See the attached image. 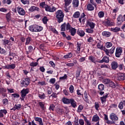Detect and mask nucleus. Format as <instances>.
<instances>
[{
  "label": "nucleus",
  "instance_id": "7c9ffc66",
  "mask_svg": "<svg viewBox=\"0 0 125 125\" xmlns=\"http://www.w3.org/2000/svg\"><path fill=\"white\" fill-rule=\"evenodd\" d=\"M87 9L89 11H92V10H94V7L91 4H88L87 5Z\"/></svg>",
  "mask_w": 125,
  "mask_h": 125
},
{
  "label": "nucleus",
  "instance_id": "473e14b6",
  "mask_svg": "<svg viewBox=\"0 0 125 125\" xmlns=\"http://www.w3.org/2000/svg\"><path fill=\"white\" fill-rule=\"evenodd\" d=\"M38 104L42 110H45V106H44V103L42 102L38 103Z\"/></svg>",
  "mask_w": 125,
  "mask_h": 125
},
{
  "label": "nucleus",
  "instance_id": "a18cd8bd",
  "mask_svg": "<svg viewBox=\"0 0 125 125\" xmlns=\"http://www.w3.org/2000/svg\"><path fill=\"white\" fill-rule=\"evenodd\" d=\"M117 86V84L113 82H110V87H112V88H115Z\"/></svg>",
  "mask_w": 125,
  "mask_h": 125
},
{
  "label": "nucleus",
  "instance_id": "aec40b11",
  "mask_svg": "<svg viewBox=\"0 0 125 125\" xmlns=\"http://www.w3.org/2000/svg\"><path fill=\"white\" fill-rule=\"evenodd\" d=\"M80 4V1L79 0H73L72 5L73 7H78Z\"/></svg>",
  "mask_w": 125,
  "mask_h": 125
},
{
  "label": "nucleus",
  "instance_id": "9d476101",
  "mask_svg": "<svg viewBox=\"0 0 125 125\" xmlns=\"http://www.w3.org/2000/svg\"><path fill=\"white\" fill-rule=\"evenodd\" d=\"M86 16V15L84 14V13H82L79 19V22H80V23H84L85 20H86V18H85Z\"/></svg>",
  "mask_w": 125,
  "mask_h": 125
},
{
  "label": "nucleus",
  "instance_id": "b1692460",
  "mask_svg": "<svg viewBox=\"0 0 125 125\" xmlns=\"http://www.w3.org/2000/svg\"><path fill=\"white\" fill-rule=\"evenodd\" d=\"M70 101L71 99H68L67 98H63L62 99V101L64 104H70Z\"/></svg>",
  "mask_w": 125,
  "mask_h": 125
},
{
  "label": "nucleus",
  "instance_id": "864d4df0",
  "mask_svg": "<svg viewBox=\"0 0 125 125\" xmlns=\"http://www.w3.org/2000/svg\"><path fill=\"white\" fill-rule=\"evenodd\" d=\"M116 51V52H120V53H123V49H122V47H117Z\"/></svg>",
  "mask_w": 125,
  "mask_h": 125
},
{
  "label": "nucleus",
  "instance_id": "09e8293b",
  "mask_svg": "<svg viewBox=\"0 0 125 125\" xmlns=\"http://www.w3.org/2000/svg\"><path fill=\"white\" fill-rule=\"evenodd\" d=\"M62 31H66V23H64L61 26Z\"/></svg>",
  "mask_w": 125,
  "mask_h": 125
},
{
  "label": "nucleus",
  "instance_id": "c9c22d12",
  "mask_svg": "<svg viewBox=\"0 0 125 125\" xmlns=\"http://www.w3.org/2000/svg\"><path fill=\"white\" fill-rule=\"evenodd\" d=\"M73 56V54L72 53H69L63 56L64 59H68V58H71Z\"/></svg>",
  "mask_w": 125,
  "mask_h": 125
},
{
  "label": "nucleus",
  "instance_id": "f03ea898",
  "mask_svg": "<svg viewBox=\"0 0 125 125\" xmlns=\"http://www.w3.org/2000/svg\"><path fill=\"white\" fill-rule=\"evenodd\" d=\"M29 30L31 32H41V31H42V27L35 24L30 26Z\"/></svg>",
  "mask_w": 125,
  "mask_h": 125
},
{
  "label": "nucleus",
  "instance_id": "72a5a7b5",
  "mask_svg": "<svg viewBox=\"0 0 125 125\" xmlns=\"http://www.w3.org/2000/svg\"><path fill=\"white\" fill-rule=\"evenodd\" d=\"M104 15H105V13L104 11H100L98 13L99 18H103V17H104Z\"/></svg>",
  "mask_w": 125,
  "mask_h": 125
},
{
  "label": "nucleus",
  "instance_id": "774afa93",
  "mask_svg": "<svg viewBox=\"0 0 125 125\" xmlns=\"http://www.w3.org/2000/svg\"><path fill=\"white\" fill-rule=\"evenodd\" d=\"M10 41H8V40H3V43L4 45H6V44L9 43Z\"/></svg>",
  "mask_w": 125,
  "mask_h": 125
},
{
  "label": "nucleus",
  "instance_id": "6ab92c4d",
  "mask_svg": "<svg viewBox=\"0 0 125 125\" xmlns=\"http://www.w3.org/2000/svg\"><path fill=\"white\" fill-rule=\"evenodd\" d=\"M32 38L28 37L26 38L25 42V45H29V44H31V42H32Z\"/></svg>",
  "mask_w": 125,
  "mask_h": 125
},
{
  "label": "nucleus",
  "instance_id": "7ed1b4c3",
  "mask_svg": "<svg viewBox=\"0 0 125 125\" xmlns=\"http://www.w3.org/2000/svg\"><path fill=\"white\" fill-rule=\"evenodd\" d=\"M110 118L112 120V121H110V125H113V124L116 125V123L115 122L119 120V117L117 116L116 114L113 113L110 114Z\"/></svg>",
  "mask_w": 125,
  "mask_h": 125
},
{
  "label": "nucleus",
  "instance_id": "4d7b16f0",
  "mask_svg": "<svg viewBox=\"0 0 125 125\" xmlns=\"http://www.w3.org/2000/svg\"><path fill=\"white\" fill-rule=\"evenodd\" d=\"M47 21H48V19H47V17H44L42 19V22L43 24H47Z\"/></svg>",
  "mask_w": 125,
  "mask_h": 125
},
{
  "label": "nucleus",
  "instance_id": "2eb2a0df",
  "mask_svg": "<svg viewBox=\"0 0 125 125\" xmlns=\"http://www.w3.org/2000/svg\"><path fill=\"white\" fill-rule=\"evenodd\" d=\"M117 79H118V81H125V73H119L118 74Z\"/></svg>",
  "mask_w": 125,
  "mask_h": 125
},
{
  "label": "nucleus",
  "instance_id": "a211bd4d",
  "mask_svg": "<svg viewBox=\"0 0 125 125\" xmlns=\"http://www.w3.org/2000/svg\"><path fill=\"white\" fill-rule=\"evenodd\" d=\"M111 65L112 70H116L118 67V62H111Z\"/></svg>",
  "mask_w": 125,
  "mask_h": 125
},
{
  "label": "nucleus",
  "instance_id": "3c124183",
  "mask_svg": "<svg viewBox=\"0 0 125 125\" xmlns=\"http://www.w3.org/2000/svg\"><path fill=\"white\" fill-rule=\"evenodd\" d=\"M98 88L100 90V91H102L104 89V85L102 84H100L98 86Z\"/></svg>",
  "mask_w": 125,
  "mask_h": 125
},
{
  "label": "nucleus",
  "instance_id": "0eeeda50",
  "mask_svg": "<svg viewBox=\"0 0 125 125\" xmlns=\"http://www.w3.org/2000/svg\"><path fill=\"white\" fill-rule=\"evenodd\" d=\"M86 25L92 29H94V28H95V26H96L95 22L91 21L90 20H88L86 21Z\"/></svg>",
  "mask_w": 125,
  "mask_h": 125
},
{
  "label": "nucleus",
  "instance_id": "2f4dec72",
  "mask_svg": "<svg viewBox=\"0 0 125 125\" xmlns=\"http://www.w3.org/2000/svg\"><path fill=\"white\" fill-rule=\"evenodd\" d=\"M100 120L99 116L97 114L94 115L92 119V122H99Z\"/></svg>",
  "mask_w": 125,
  "mask_h": 125
},
{
  "label": "nucleus",
  "instance_id": "bb28decb",
  "mask_svg": "<svg viewBox=\"0 0 125 125\" xmlns=\"http://www.w3.org/2000/svg\"><path fill=\"white\" fill-rule=\"evenodd\" d=\"M88 59L92 63H94V64H96V62H97V61H96V59H95V57H94L93 56H89Z\"/></svg>",
  "mask_w": 125,
  "mask_h": 125
},
{
  "label": "nucleus",
  "instance_id": "412c9836",
  "mask_svg": "<svg viewBox=\"0 0 125 125\" xmlns=\"http://www.w3.org/2000/svg\"><path fill=\"white\" fill-rule=\"evenodd\" d=\"M81 46H82V44L77 42L76 46L77 50L76 51L78 54H80V53H81Z\"/></svg>",
  "mask_w": 125,
  "mask_h": 125
},
{
  "label": "nucleus",
  "instance_id": "a19ab883",
  "mask_svg": "<svg viewBox=\"0 0 125 125\" xmlns=\"http://www.w3.org/2000/svg\"><path fill=\"white\" fill-rule=\"evenodd\" d=\"M107 97H108V94H106L105 96H104L103 97H101V100L103 104L104 103V102H105Z\"/></svg>",
  "mask_w": 125,
  "mask_h": 125
},
{
  "label": "nucleus",
  "instance_id": "39448f33",
  "mask_svg": "<svg viewBox=\"0 0 125 125\" xmlns=\"http://www.w3.org/2000/svg\"><path fill=\"white\" fill-rule=\"evenodd\" d=\"M29 84H30V79L27 78L21 81V87L24 86L26 87L27 85H29Z\"/></svg>",
  "mask_w": 125,
  "mask_h": 125
},
{
  "label": "nucleus",
  "instance_id": "0e129e2a",
  "mask_svg": "<svg viewBox=\"0 0 125 125\" xmlns=\"http://www.w3.org/2000/svg\"><path fill=\"white\" fill-rule=\"evenodd\" d=\"M121 55H122V53H120L116 51V52H115L116 57H117V58H120V57H121Z\"/></svg>",
  "mask_w": 125,
  "mask_h": 125
},
{
  "label": "nucleus",
  "instance_id": "5fc2aeb1",
  "mask_svg": "<svg viewBox=\"0 0 125 125\" xmlns=\"http://www.w3.org/2000/svg\"><path fill=\"white\" fill-rule=\"evenodd\" d=\"M56 82V79H55V78H51L49 80L50 83H52V84H54Z\"/></svg>",
  "mask_w": 125,
  "mask_h": 125
},
{
  "label": "nucleus",
  "instance_id": "13d9d810",
  "mask_svg": "<svg viewBox=\"0 0 125 125\" xmlns=\"http://www.w3.org/2000/svg\"><path fill=\"white\" fill-rule=\"evenodd\" d=\"M115 49H116V47L115 46H113L112 48L110 49V54H113L115 52Z\"/></svg>",
  "mask_w": 125,
  "mask_h": 125
},
{
  "label": "nucleus",
  "instance_id": "1a4fd4ad",
  "mask_svg": "<svg viewBox=\"0 0 125 125\" xmlns=\"http://www.w3.org/2000/svg\"><path fill=\"white\" fill-rule=\"evenodd\" d=\"M17 10L18 11V13L20 14V15H21L22 16H24L25 14H26V12H25V10L23 9V8L18 6L17 7Z\"/></svg>",
  "mask_w": 125,
  "mask_h": 125
},
{
  "label": "nucleus",
  "instance_id": "c85d7f7f",
  "mask_svg": "<svg viewBox=\"0 0 125 125\" xmlns=\"http://www.w3.org/2000/svg\"><path fill=\"white\" fill-rule=\"evenodd\" d=\"M33 50H34L33 46L32 45L28 46L27 51H26V54H29V53H31V52H33Z\"/></svg>",
  "mask_w": 125,
  "mask_h": 125
},
{
  "label": "nucleus",
  "instance_id": "dca6fc26",
  "mask_svg": "<svg viewBox=\"0 0 125 125\" xmlns=\"http://www.w3.org/2000/svg\"><path fill=\"white\" fill-rule=\"evenodd\" d=\"M34 120L36 122L39 123V125H44L43 122H42V119L40 117H34Z\"/></svg>",
  "mask_w": 125,
  "mask_h": 125
},
{
  "label": "nucleus",
  "instance_id": "e433bc0d",
  "mask_svg": "<svg viewBox=\"0 0 125 125\" xmlns=\"http://www.w3.org/2000/svg\"><path fill=\"white\" fill-rule=\"evenodd\" d=\"M83 110V104L79 105L77 109L78 113H81Z\"/></svg>",
  "mask_w": 125,
  "mask_h": 125
},
{
  "label": "nucleus",
  "instance_id": "4c0bfd02",
  "mask_svg": "<svg viewBox=\"0 0 125 125\" xmlns=\"http://www.w3.org/2000/svg\"><path fill=\"white\" fill-rule=\"evenodd\" d=\"M38 97L40 99H42V100L45 99V97H46L45 94H44V93H42L41 94H39Z\"/></svg>",
  "mask_w": 125,
  "mask_h": 125
},
{
  "label": "nucleus",
  "instance_id": "bf43d9fd",
  "mask_svg": "<svg viewBox=\"0 0 125 125\" xmlns=\"http://www.w3.org/2000/svg\"><path fill=\"white\" fill-rule=\"evenodd\" d=\"M6 18L7 21H8V22H9L10 21V18H11L10 13H8L6 14Z\"/></svg>",
  "mask_w": 125,
  "mask_h": 125
},
{
  "label": "nucleus",
  "instance_id": "338daca9",
  "mask_svg": "<svg viewBox=\"0 0 125 125\" xmlns=\"http://www.w3.org/2000/svg\"><path fill=\"white\" fill-rule=\"evenodd\" d=\"M118 68L119 69V70L120 71H122V70H123V69H124V67H125V65H124V64H120L118 65Z\"/></svg>",
  "mask_w": 125,
  "mask_h": 125
},
{
  "label": "nucleus",
  "instance_id": "052dcab7",
  "mask_svg": "<svg viewBox=\"0 0 125 125\" xmlns=\"http://www.w3.org/2000/svg\"><path fill=\"white\" fill-rule=\"evenodd\" d=\"M57 95H58V94L53 92L50 96V97H52L53 98H57Z\"/></svg>",
  "mask_w": 125,
  "mask_h": 125
},
{
  "label": "nucleus",
  "instance_id": "20e7f679",
  "mask_svg": "<svg viewBox=\"0 0 125 125\" xmlns=\"http://www.w3.org/2000/svg\"><path fill=\"white\" fill-rule=\"evenodd\" d=\"M97 46L98 48L102 49V50H104V52H105L106 55H109L110 53V51L108 49H106L105 47H103V45L102 44V43L101 42L98 43Z\"/></svg>",
  "mask_w": 125,
  "mask_h": 125
},
{
  "label": "nucleus",
  "instance_id": "e2e57ef3",
  "mask_svg": "<svg viewBox=\"0 0 125 125\" xmlns=\"http://www.w3.org/2000/svg\"><path fill=\"white\" fill-rule=\"evenodd\" d=\"M80 76H81V71L77 70L76 73V79H78V78H80Z\"/></svg>",
  "mask_w": 125,
  "mask_h": 125
},
{
  "label": "nucleus",
  "instance_id": "8fccbe9b",
  "mask_svg": "<svg viewBox=\"0 0 125 125\" xmlns=\"http://www.w3.org/2000/svg\"><path fill=\"white\" fill-rule=\"evenodd\" d=\"M118 107L119 108V109H120V110H123V109L124 108V103H123V102H121L119 105H118Z\"/></svg>",
  "mask_w": 125,
  "mask_h": 125
},
{
  "label": "nucleus",
  "instance_id": "69168bd1",
  "mask_svg": "<svg viewBox=\"0 0 125 125\" xmlns=\"http://www.w3.org/2000/svg\"><path fill=\"white\" fill-rule=\"evenodd\" d=\"M55 108V105L53 104H50L49 106V110H51V111H54V109Z\"/></svg>",
  "mask_w": 125,
  "mask_h": 125
},
{
  "label": "nucleus",
  "instance_id": "6e6d98bb",
  "mask_svg": "<svg viewBox=\"0 0 125 125\" xmlns=\"http://www.w3.org/2000/svg\"><path fill=\"white\" fill-rule=\"evenodd\" d=\"M103 59L104 60V62H105V63H108V62H109V57H107L106 56H104L103 58Z\"/></svg>",
  "mask_w": 125,
  "mask_h": 125
},
{
  "label": "nucleus",
  "instance_id": "c756f323",
  "mask_svg": "<svg viewBox=\"0 0 125 125\" xmlns=\"http://www.w3.org/2000/svg\"><path fill=\"white\" fill-rule=\"evenodd\" d=\"M94 28H91L90 27V28H87L85 29V32L86 33H87L88 34H93L94 32V30H93Z\"/></svg>",
  "mask_w": 125,
  "mask_h": 125
},
{
  "label": "nucleus",
  "instance_id": "58836bf2",
  "mask_svg": "<svg viewBox=\"0 0 125 125\" xmlns=\"http://www.w3.org/2000/svg\"><path fill=\"white\" fill-rule=\"evenodd\" d=\"M104 119L105 121L106 124H107V125L110 124V121H109V119H108V115L106 114H104Z\"/></svg>",
  "mask_w": 125,
  "mask_h": 125
},
{
  "label": "nucleus",
  "instance_id": "cd10ccee",
  "mask_svg": "<svg viewBox=\"0 0 125 125\" xmlns=\"http://www.w3.org/2000/svg\"><path fill=\"white\" fill-rule=\"evenodd\" d=\"M110 30L112 32H114V33H118V32H120L121 31V28L116 27L115 28H111Z\"/></svg>",
  "mask_w": 125,
  "mask_h": 125
},
{
  "label": "nucleus",
  "instance_id": "393cba45",
  "mask_svg": "<svg viewBox=\"0 0 125 125\" xmlns=\"http://www.w3.org/2000/svg\"><path fill=\"white\" fill-rule=\"evenodd\" d=\"M21 107V105L20 104H15L14 107L11 109V110H13V111H15V110H20Z\"/></svg>",
  "mask_w": 125,
  "mask_h": 125
},
{
  "label": "nucleus",
  "instance_id": "f3484780",
  "mask_svg": "<svg viewBox=\"0 0 125 125\" xmlns=\"http://www.w3.org/2000/svg\"><path fill=\"white\" fill-rule=\"evenodd\" d=\"M77 34H78L80 37H84V35H85V33L83 30H82L80 29H78Z\"/></svg>",
  "mask_w": 125,
  "mask_h": 125
},
{
  "label": "nucleus",
  "instance_id": "9b49d317",
  "mask_svg": "<svg viewBox=\"0 0 125 125\" xmlns=\"http://www.w3.org/2000/svg\"><path fill=\"white\" fill-rule=\"evenodd\" d=\"M15 67H16L15 64L12 63L11 64H7L6 65H5L3 66V69H7V70H10L15 69Z\"/></svg>",
  "mask_w": 125,
  "mask_h": 125
},
{
  "label": "nucleus",
  "instance_id": "ea45409f",
  "mask_svg": "<svg viewBox=\"0 0 125 125\" xmlns=\"http://www.w3.org/2000/svg\"><path fill=\"white\" fill-rule=\"evenodd\" d=\"M102 35L104 37H106V38H108V37H110V32L107 31H104L102 32Z\"/></svg>",
  "mask_w": 125,
  "mask_h": 125
},
{
  "label": "nucleus",
  "instance_id": "6e6552de",
  "mask_svg": "<svg viewBox=\"0 0 125 125\" xmlns=\"http://www.w3.org/2000/svg\"><path fill=\"white\" fill-rule=\"evenodd\" d=\"M57 8L54 6H50L48 5V6H46L45 7V11L48 12H54L56 11Z\"/></svg>",
  "mask_w": 125,
  "mask_h": 125
},
{
  "label": "nucleus",
  "instance_id": "f257e3e1",
  "mask_svg": "<svg viewBox=\"0 0 125 125\" xmlns=\"http://www.w3.org/2000/svg\"><path fill=\"white\" fill-rule=\"evenodd\" d=\"M56 18L58 23L63 22L64 20V13L61 10H59L55 13Z\"/></svg>",
  "mask_w": 125,
  "mask_h": 125
},
{
  "label": "nucleus",
  "instance_id": "603ef678",
  "mask_svg": "<svg viewBox=\"0 0 125 125\" xmlns=\"http://www.w3.org/2000/svg\"><path fill=\"white\" fill-rule=\"evenodd\" d=\"M72 27L71 26V25L69 23H67L66 24V30H69V31L72 29Z\"/></svg>",
  "mask_w": 125,
  "mask_h": 125
},
{
  "label": "nucleus",
  "instance_id": "37998d69",
  "mask_svg": "<svg viewBox=\"0 0 125 125\" xmlns=\"http://www.w3.org/2000/svg\"><path fill=\"white\" fill-rule=\"evenodd\" d=\"M2 103L3 106H6L7 104H8V99H4L2 100Z\"/></svg>",
  "mask_w": 125,
  "mask_h": 125
},
{
  "label": "nucleus",
  "instance_id": "4be33fe9",
  "mask_svg": "<svg viewBox=\"0 0 125 125\" xmlns=\"http://www.w3.org/2000/svg\"><path fill=\"white\" fill-rule=\"evenodd\" d=\"M119 11V8H116L112 10L113 19H116V13Z\"/></svg>",
  "mask_w": 125,
  "mask_h": 125
},
{
  "label": "nucleus",
  "instance_id": "423d86ee",
  "mask_svg": "<svg viewBox=\"0 0 125 125\" xmlns=\"http://www.w3.org/2000/svg\"><path fill=\"white\" fill-rule=\"evenodd\" d=\"M73 0H64V10L65 12H69V9L67 7L70 5V3H72V1Z\"/></svg>",
  "mask_w": 125,
  "mask_h": 125
},
{
  "label": "nucleus",
  "instance_id": "f704fd0d",
  "mask_svg": "<svg viewBox=\"0 0 125 125\" xmlns=\"http://www.w3.org/2000/svg\"><path fill=\"white\" fill-rule=\"evenodd\" d=\"M80 16H81V13L79 11L76 12L73 15V17H74V18H79Z\"/></svg>",
  "mask_w": 125,
  "mask_h": 125
},
{
  "label": "nucleus",
  "instance_id": "ddd939ff",
  "mask_svg": "<svg viewBox=\"0 0 125 125\" xmlns=\"http://www.w3.org/2000/svg\"><path fill=\"white\" fill-rule=\"evenodd\" d=\"M21 97H25L29 93V89H23L21 91Z\"/></svg>",
  "mask_w": 125,
  "mask_h": 125
},
{
  "label": "nucleus",
  "instance_id": "79ce46f5",
  "mask_svg": "<svg viewBox=\"0 0 125 125\" xmlns=\"http://www.w3.org/2000/svg\"><path fill=\"white\" fill-rule=\"evenodd\" d=\"M48 5L45 4V2H42L40 3V6L42 7V8H44L45 10V7Z\"/></svg>",
  "mask_w": 125,
  "mask_h": 125
},
{
  "label": "nucleus",
  "instance_id": "5701e85b",
  "mask_svg": "<svg viewBox=\"0 0 125 125\" xmlns=\"http://www.w3.org/2000/svg\"><path fill=\"white\" fill-rule=\"evenodd\" d=\"M39 11L40 10V8L38 7H36L35 6H32L30 8H29V11H31V12H33V11Z\"/></svg>",
  "mask_w": 125,
  "mask_h": 125
},
{
  "label": "nucleus",
  "instance_id": "a878e982",
  "mask_svg": "<svg viewBox=\"0 0 125 125\" xmlns=\"http://www.w3.org/2000/svg\"><path fill=\"white\" fill-rule=\"evenodd\" d=\"M77 30L75 28H72L69 31V32L70 33L71 36H75L76 35Z\"/></svg>",
  "mask_w": 125,
  "mask_h": 125
},
{
  "label": "nucleus",
  "instance_id": "680f3d73",
  "mask_svg": "<svg viewBox=\"0 0 125 125\" xmlns=\"http://www.w3.org/2000/svg\"><path fill=\"white\" fill-rule=\"evenodd\" d=\"M69 91L70 93H73L74 92V86L73 85H71L69 87Z\"/></svg>",
  "mask_w": 125,
  "mask_h": 125
},
{
  "label": "nucleus",
  "instance_id": "f8f14e48",
  "mask_svg": "<svg viewBox=\"0 0 125 125\" xmlns=\"http://www.w3.org/2000/svg\"><path fill=\"white\" fill-rule=\"evenodd\" d=\"M69 104H71L72 108H77L78 105L77 104V102L75 101V99L71 98L70 99V101L69 102Z\"/></svg>",
  "mask_w": 125,
  "mask_h": 125
},
{
  "label": "nucleus",
  "instance_id": "4468645a",
  "mask_svg": "<svg viewBox=\"0 0 125 125\" xmlns=\"http://www.w3.org/2000/svg\"><path fill=\"white\" fill-rule=\"evenodd\" d=\"M125 20L124 19V17H123V15H119L118 17L117 18V21H118V24L119 25L122 24L123 22H124Z\"/></svg>",
  "mask_w": 125,
  "mask_h": 125
},
{
  "label": "nucleus",
  "instance_id": "de8ad7c7",
  "mask_svg": "<svg viewBox=\"0 0 125 125\" xmlns=\"http://www.w3.org/2000/svg\"><path fill=\"white\" fill-rule=\"evenodd\" d=\"M94 107H95V109L97 111H99V109H98L99 108V103H98V102L95 103Z\"/></svg>",
  "mask_w": 125,
  "mask_h": 125
},
{
  "label": "nucleus",
  "instance_id": "c03bdc74",
  "mask_svg": "<svg viewBox=\"0 0 125 125\" xmlns=\"http://www.w3.org/2000/svg\"><path fill=\"white\" fill-rule=\"evenodd\" d=\"M38 65H39V62H32L30 63V66L31 67H37Z\"/></svg>",
  "mask_w": 125,
  "mask_h": 125
},
{
  "label": "nucleus",
  "instance_id": "49530a36",
  "mask_svg": "<svg viewBox=\"0 0 125 125\" xmlns=\"http://www.w3.org/2000/svg\"><path fill=\"white\" fill-rule=\"evenodd\" d=\"M23 4H29L30 3V0H21Z\"/></svg>",
  "mask_w": 125,
  "mask_h": 125
}]
</instances>
